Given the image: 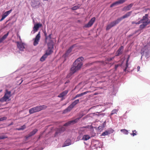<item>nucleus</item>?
Wrapping results in <instances>:
<instances>
[{
	"mask_svg": "<svg viewBox=\"0 0 150 150\" xmlns=\"http://www.w3.org/2000/svg\"><path fill=\"white\" fill-rule=\"evenodd\" d=\"M83 59L82 57L78 58L74 62L70 69V74L72 75L77 71L79 70L83 65L82 61Z\"/></svg>",
	"mask_w": 150,
	"mask_h": 150,
	"instance_id": "nucleus-1",
	"label": "nucleus"
},
{
	"mask_svg": "<svg viewBox=\"0 0 150 150\" xmlns=\"http://www.w3.org/2000/svg\"><path fill=\"white\" fill-rule=\"evenodd\" d=\"M132 13V11H129L127 13L125 14L122 17L117 18V20L111 22L110 24L108 25L106 27V30H108L118 24L123 19L127 18L130 16Z\"/></svg>",
	"mask_w": 150,
	"mask_h": 150,
	"instance_id": "nucleus-2",
	"label": "nucleus"
},
{
	"mask_svg": "<svg viewBox=\"0 0 150 150\" xmlns=\"http://www.w3.org/2000/svg\"><path fill=\"white\" fill-rule=\"evenodd\" d=\"M47 108V106L45 105L37 106L30 108L29 110V113L30 114H32L34 113L39 112L42 110L45 109Z\"/></svg>",
	"mask_w": 150,
	"mask_h": 150,
	"instance_id": "nucleus-3",
	"label": "nucleus"
},
{
	"mask_svg": "<svg viewBox=\"0 0 150 150\" xmlns=\"http://www.w3.org/2000/svg\"><path fill=\"white\" fill-rule=\"evenodd\" d=\"M79 99L75 100L66 109L63 111V113L65 114L70 112L74 106L79 103Z\"/></svg>",
	"mask_w": 150,
	"mask_h": 150,
	"instance_id": "nucleus-4",
	"label": "nucleus"
},
{
	"mask_svg": "<svg viewBox=\"0 0 150 150\" xmlns=\"http://www.w3.org/2000/svg\"><path fill=\"white\" fill-rule=\"evenodd\" d=\"M11 94L10 91H8L6 90L4 96L0 99V101L1 102L6 101L11 97Z\"/></svg>",
	"mask_w": 150,
	"mask_h": 150,
	"instance_id": "nucleus-5",
	"label": "nucleus"
},
{
	"mask_svg": "<svg viewBox=\"0 0 150 150\" xmlns=\"http://www.w3.org/2000/svg\"><path fill=\"white\" fill-rule=\"evenodd\" d=\"M83 116V115H80L79 118H77L74 120L69 121L64 124V126H68L71 124H73L79 121V119L81 118Z\"/></svg>",
	"mask_w": 150,
	"mask_h": 150,
	"instance_id": "nucleus-6",
	"label": "nucleus"
},
{
	"mask_svg": "<svg viewBox=\"0 0 150 150\" xmlns=\"http://www.w3.org/2000/svg\"><path fill=\"white\" fill-rule=\"evenodd\" d=\"M40 32H39L36 36L35 38L34 39V41L33 42V45L34 46H36L38 44L40 38Z\"/></svg>",
	"mask_w": 150,
	"mask_h": 150,
	"instance_id": "nucleus-7",
	"label": "nucleus"
},
{
	"mask_svg": "<svg viewBox=\"0 0 150 150\" xmlns=\"http://www.w3.org/2000/svg\"><path fill=\"white\" fill-rule=\"evenodd\" d=\"M48 49L46 50L45 53L47 56L50 55L53 52L52 49L53 47L52 45H51L50 44H48Z\"/></svg>",
	"mask_w": 150,
	"mask_h": 150,
	"instance_id": "nucleus-8",
	"label": "nucleus"
},
{
	"mask_svg": "<svg viewBox=\"0 0 150 150\" xmlns=\"http://www.w3.org/2000/svg\"><path fill=\"white\" fill-rule=\"evenodd\" d=\"M96 20V18L94 17L92 18L87 24L85 25L84 27L86 28H89L92 26Z\"/></svg>",
	"mask_w": 150,
	"mask_h": 150,
	"instance_id": "nucleus-9",
	"label": "nucleus"
},
{
	"mask_svg": "<svg viewBox=\"0 0 150 150\" xmlns=\"http://www.w3.org/2000/svg\"><path fill=\"white\" fill-rule=\"evenodd\" d=\"M42 26V25L41 24L37 23L36 24H35L33 28V31L34 33H35L37 31L39 28Z\"/></svg>",
	"mask_w": 150,
	"mask_h": 150,
	"instance_id": "nucleus-10",
	"label": "nucleus"
},
{
	"mask_svg": "<svg viewBox=\"0 0 150 150\" xmlns=\"http://www.w3.org/2000/svg\"><path fill=\"white\" fill-rule=\"evenodd\" d=\"M124 47L122 46H121L118 49L117 52L115 54L116 56H119L120 55L122 54L123 53Z\"/></svg>",
	"mask_w": 150,
	"mask_h": 150,
	"instance_id": "nucleus-11",
	"label": "nucleus"
},
{
	"mask_svg": "<svg viewBox=\"0 0 150 150\" xmlns=\"http://www.w3.org/2000/svg\"><path fill=\"white\" fill-rule=\"evenodd\" d=\"M126 0H120L112 3L110 6V7H112L115 6L119 4H122Z\"/></svg>",
	"mask_w": 150,
	"mask_h": 150,
	"instance_id": "nucleus-12",
	"label": "nucleus"
},
{
	"mask_svg": "<svg viewBox=\"0 0 150 150\" xmlns=\"http://www.w3.org/2000/svg\"><path fill=\"white\" fill-rule=\"evenodd\" d=\"M11 11L12 9H11L5 13L2 16V18L0 20V21H1L4 19L11 12Z\"/></svg>",
	"mask_w": 150,
	"mask_h": 150,
	"instance_id": "nucleus-13",
	"label": "nucleus"
},
{
	"mask_svg": "<svg viewBox=\"0 0 150 150\" xmlns=\"http://www.w3.org/2000/svg\"><path fill=\"white\" fill-rule=\"evenodd\" d=\"M17 46L18 48L21 51H23L25 48L23 44L21 42H17Z\"/></svg>",
	"mask_w": 150,
	"mask_h": 150,
	"instance_id": "nucleus-14",
	"label": "nucleus"
},
{
	"mask_svg": "<svg viewBox=\"0 0 150 150\" xmlns=\"http://www.w3.org/2000/svg\"><path fill=\"white\" fill-rule=\"evenodd\" d=\"M73 48V46L71 47L67 50V51H66V52L64 55V57H68V56L70 55V53L71 51Z\"/></svg>",
	"mask_w": 150,
	"mask_h": 150,
	"instance_id": "nucleus-15",
	"label": "nucleus"
},
{
	"mask_svg": "<svg viewBox=\"0 0 150 150\" xmlns=\"http://www.w3.org/2000/svg\"><path fill=\"white\" fill-rule=\"evenodd\" d=\"M88 92V91H86L80 94H77L72 99V100H74L77 98L81 97L83 95L86 94Z\"/></svg>",
	"mask_w": 150,
	"mask_h": 150,
	"instance_id": "nucleus-16",
	"label": "nucleus"
},
{
	"mask_svg": "<svg viewBox=\"0 0 150 150\" xmlns=\"http://www.w3.org/2000/svg\"><path fill=\"white\" fill-rule=\"evenodd\" d=\"M69 91L68 90H65L60 93L58 96V97H63L67 94Z\"/></svg>",
	"mask_w": 150,
	"mask_h": 150,
	"instance_id": "nucleus-17",
	"label": "nucleus"
},
{
	"mask_svg": "<svg viewBox=\"0 0 150 150\" xmlns=\"http://www.w3.org/2000/svg\"><path fill=\"white\" fill-rule=\"evenodd\" d=\"M99 115V113L98 112H97L96 113H91L89 115H88L87 117H90L92 118H94L95 117H98Z\"/></svg>",
	"mask_w": 150,
	"mask_h": 150,
	"instance_id": "nucleus-18",
	"label": "nucleus"
},
{
	"mask_svg": "<svg viewBox=\"0 0 150 150\" xmlns=\"http://www.w3.org/2000/svg\"><path fill=\"white\" fill-rule=\"evenodd\" d=\"M133 4H131L125 7L124 8V10L125 11H129L130 9L133 6Z\"/></svg>",
	"mask_w": 150,
	"mask_h": 150,
	"instance_id": "nucleus-19",
	"label": "nucleus"
},
{
	"mask_svg": "<svg viewBox=\"0 0 150 150\" xmlns=\"http://www.w3.org/2000/svg\"><path fill=\"white\" fill-rule=\"evenodd\" d=\"M91 137L88 135H85L82 137V139L84 141H87Z\"/></svg>",
	"mask_w": 150,
	"mask_h": 150,
	"instance_id": "nucleus-20",
	"label": "nucleus"
},
{
	"mask_svg": "<svg viewBox=\"0 0 150 150\" xmlns=\"http://www.w3.org/2000/svg\"><path fill=\"white\" fill-rule=\"evenodd\" d=\"M38 131V130L37 129H34L33 131L30 133L28 134V136L29 137H30L33 135L37 132Z\"/></svg>",
	"mask_w": 150,
	"mask_h": 150,
	"instance_id": "nucleus-21",
	"label": "nucleus"
},
{
	"mask_svg": "<svg viewBox=\"0 0 150 150\" xmlns=\"http://www.w3.org/2000/svg\"><path fill=\"white\" fill-rule=\"evenodd\" d=\"M148 14H146L145 16H144L142 18V19L141 20L142 22H144V21H145L146 22L147 21H148Z\"/></svg>",
	"mask_w": 150,
	"mask_h": 150,
	"instance_id": "nucleus-22",
	"label": "nucleus"
},
{
	"mask_svg": "<svg viewBox=\"0 0 150 150\" xmlns=\"http://www.w3.org/2000/svg\"><path fill=\"white\" fill-rule=\"evenodd\" d=\"M142 23H143V24L140 25L139 27V28L142 29L144 28L148 24L146 23V22H142Z\"/></svg>",
	"mask_w": 150,
	"mask_h": 150,
	"instance_id": "nucleus-23",
	"label": "nucleus"
},
{
	"mask_svg": "<svg viewBox=\"0 0 150 150\" xmlns=\"http://www.w3.org/2000/svg\"><path fill=\"white\" fill-rule=\"evenodd\" d=\"M71 144V141L69 139H68L65 141L64 143V144H65V145H64L63 146L69 145H70Z\"/></svg>",
	"mask_w": 150,
	"mask_h": 150,
	"instance_id": "nucleus-24",
	"label": "nucleus"
},
{
	"mask_svg": "<svg viewBox=\"0 0 150 150\" xmlns=\"http://www.w3.org/2000/svg\"><path fill=\"white\" fill-rule=\"evenodd\" d=\"M47 57V56L45 54L41 58L40 60L42 62L44 61L45 60V59Z\"/></svg>",
	"mask_w": 150,
	"mask_h": 150,
	"instance_id": "nucleus-25",
	"label": "nucleus"
},
{
	"mask_svg": "<svg viewBox=\"0 0 150 150\" xmlns=\"http://www.w3.org/2000/svg\"><path fill=\"white\" fill-rule=\"evenodd\" d=\"M61 132H62L60 130L59 128H58V129H57V131L55 133V136H58V135H59Z\"/></svg>",
	"mask_w": 150,
	"mask_h": 150,
	"instance_id": "nucleus-26",
	"label": "nucleus"
},
{
	"mask_svg": "<svg viewBox=\"0 0 150 150\" xmlns=\"http://www.w3.org/2000/svg\"><path fill=\"white\" fill-rule=\"evenodd\" d=\"M130 57V56L129 55H128V57L127 59V60L126 61V67H125V69H124V71H126V69H127V67H128V62L129 61V58Z\"/></svg>",
	"mask_w": 150,
	"mask_h": 150,
	"instance_id": "nucleus-27",
	"label": "nucleus"
},
{
	"mask_svg": "<svg viewBox=\"0 0 150 150\" xmlns=\"http://www.w3.org/2000/svg\"><path fill=\"white\" fill-rule=\"evenodd\" d=\"M26 126L25 125H23L21 126V128H17L16 129V130H23L24 129H25L26 128Z\"/></svg>",
	"mask_w": 150,
	"mask_h": 150,
	"instance_id": "nucleus-28",
	"label": "nucleus"
},
{
	"mask_svg": "<svg viewBox=\"0 0 150 150\" xmlns=\"http://www.w3.org/2000/svg\"><path fill=\"white\" fill-rule=\"evenodd\" d=\"M107 131L109 134H112L113 133L114 131L112 129H109L107 130Z\"/></svg>",
	"mask_w": 150,
	"mask_h": 150,
	"instance_id": "nucleus-29",
	"label": "nucleus"
},
{
	"mask_svg": "<svg viewBox=\"0 0 150 150\" xmlns=\"http://www.w3.org/2000/svg\"><path fill=\"white\" fill-rule=\"evenodd\" d=\"M121 131L123 132L125 134H127L128 133V130L125 129H122L121 130Z\"/></svg>",
	"mask_w": 150,
	"mask_h": 150,
	"instance_id": "nucleus-30",
	"label": "nucleus"
},
{
	"mask_svg": "<svg viewBox=\"0 0 150 150\" xmlns=\"http://www.w3.org/2000/svg\"><path fill=\"white\" fill-rule=\"evenodd\" d=\"M82 128H85L88 129L86 130V131L87 130H88V131L90 130H89V129H93V127H91V126H86L85 127H82Z\"/></svg>",
	"mask_w": 150,
	"mask_h": 150,
	"instance_id": "nucleus-31",
	"label": "nucleus"
},
{
	"mask_svg": "<svg viewBox=\"0 0 150 150\" xmlns=\"http://www.w3.org/2000/svg\"><path fill=\"white\" fill-rule=\"evenodd\" d=\"M79 8V6H75L72 7L71 9L73 10H76Z\"/></svg>",
	"mask_w": 150,
	"mask_h": 150,
	"instance_id": "nucleus-32",
	"label": "nucleus"
},
{
	"mask_svg": "<svg viewBox=\"0 0 150 150\" xmlns=\"http://www.w3.org/2000/svg\"><path fill=\"white\" fill-rule=\"evenodd\" d=\"M117 110L116 109H114L111 112V113L110 115H113V114H116L117 113Z\"/></svg>",
	"mask_w": 150,
	"mask_h": 150,
	"instance_id": "nucleus-33",
	"label": "nucleus"
},
{
	"mask_svg": "<svg viewBox=\"0 0 150 150\" xmlns=\"http://www.w3.org/2000/svg\"><path fill=\"white\" fill-rule=\"evenodd\" d=\"M8 34H9V33H7L6 34L4 35L2 37V38L3 39V40H4L8 36Z\"/></svg>",
	"mask_w": 150,
	"mask_h": 150,
	"instance_id": "nucleus-34",
	"label": "nucleus"
},
{
	"mask_svg": "<svg viewBox=\"0 0 150 150\" xmlns=\"http://www.w3.org/2000/svg\"><path fill=\"white\" fill-rule=\"evenodd\" d=\"M59 128L62 132H64L66 129L64 127H62Z\"/></svg>",
	"mask_w": 150,
	"mask_h": 150,
	"instance_id": "nucleus-35",
	"label": "nucleus"
},
{
	"mask_svg": "<svg viewBox=\"0 0 150 150\" xmlns=\"http://www.w3.org/2000/svg\"><path fill=\"white\" fill-rule=\"evenodd\" d=\"M108 134L106 130V131H105V132H103L102 133L101 135L105 136L108 135Z\"/></svg>",
	"mask_w": 150,
	"mask_h": 150,
	"instance_id": "nucleus-36",
	"label": "nucleus"
},
{
	"mask_svg": "<svg viewBox=\"0 0 150 150\" xmlns=\"http://www.w3.org/2000/svg\"><path fill=\"white\" fill-rule=\"evenodd\" d=\"M7 138L8 137L7 136L4 135L1 136H0V140Z\"/></svg>",
	"mask_w": 150,
	"mask_h": 150,
	"instance_id": "nucleus-37",
	"label": "nucleus"
},
{
	"mask_svg": "<svg viewBox=\"0 0 150 150\" xmlns=\"http://www.w3.org/2000/svg\"><path fill=\"white\" fill-rule=\"evenodd\" d=\"M44 35L45 37V41H46V40H47L48 39V37H47V33H46V32L45 31L44 32Z\"/></svg>",
	"mask_w": 150,
	"mask_h": 150,
	"instance_id": "nucleus-38",
	"label": "nucleus"
},
{
	"mask_svg": "<svg viewBox=\"0 0 150 150\" xmlns=\"http://www.w3.org/2000/svg\"><path fill=\"white\" fill-rule=\"evenodd\" d=\"M132 132V133L131 134V135H132L133 136H134L137 135L136 132L135 130L133 131Z\"/></svg>",
	"mask_w": 150,
	"mask_h": 150,
	"instance_id": "nucleus-39",
	"label": "nucleus"
},
{
	"mask_svg": "<svg viewBox=\"0 0 150 150\" xmlns=\"http://www.w3.org/2000/svg\"><path fill=\"white\" fill-rule=\"evenodd\" d=\"M7 119V117H6L0 118V121H3V120H6Z\"/></svg>",
	"mask_w": 150,
	"mask_h": 150,
	"instance_id": "nucleus-40",
	"label": "nucleus"
},
{
	"mask_svg": "<svg viewBox=\"0 0 150 150\" xmlns=\"http://www.w3.org/2000/svg\"><path fill=\"white\" fill-rule=\"evenodd\" d=\"M142 23V22L141 21V20H140V21H139L137 22L136 23V24H139L140 23Z\"/></svg>",
	"mask_w": 150,
	"mask_h": 150,
	"instance_id": "nucleus-41",
	"label": "nucleus"
},
{
	"mask_svg": "<svg viewBox=\"0 0 150 150\" xmlns=\"http://www.w3.org/2000/svg\"><path fill=\"white\" fill-rule=\"evenodd\" d=\"M51 34H50L48 36H47V37H48V39H49L50 40L51 39Z\"/></svg>",
	"mask_w": 150,
	"mask_h": 150,
	"instance_id": "nucleus-42",
	"label": "nucleus"
},
{
	"mask_svg": "<svg viewBox=\"0 0 150 150\" xmlns=\"http://www.w3.org/2000/svg\"><path fill=\"white\" fill-rule=\"evenodd\" d=\"M119 66H120V64L115 65V69H116Z\"/></svg>",
	"mask_w": 150,
	"mask_h": 150,
	"instance_id": "nucleus-43",
	"label": "nucleus"
},
{
	"mask_svg": "<svg viewBox=\"0 0 150 150\" xmlns=\"http://www.w3.org/2000/svg\"><path fill=\"white\" fill-rule=\"evenodd\" d=\"M146 23L147 24H150V20L149 21H147L146 22Z\"/></svg>",
	"mask_w": 150,
	"mask_h": 150,
	"instance_id": "nucleus-44",
	"label": "nucleus"
},
{
	"mask_svg": "<svg viewBox=\"0 0 150 150\" xmlns=\"http://www.w3.org/2000/svg\"><path fill=\"white\" fill-rule=\"evenodd\" d=\"M3 40H3V39L2 38H1L0 39V43H1V42H2Z\"/></svg>",
	"mask_w": 150,
	"mask_h": 150,
	"instance_id": "nucleus-45",
	"label": "nucleus"
},
{
	"mask_svg": "<svg viewBox=\"0 0 150 150\" xmlns=\"http://www.w3.org/2000/svg\"><path fill=\"white\" fill-rule=\"evenodd\" d=\"M114 58V57H112V58H110L109 59H108V60L109 61H110L112 60V59Z\"/></svg>",
	"mask_w": 150,
	"mask_h": 150,
	"instance_id": "nucleus-46",
	"label": "nucleus"
},
{
	"mask_svg": "<svg viewBox=\"0 0 150 150\" xmlns=\"http://www.w3.org/2000/svg\"><path fill=\"white\" fill-rule=\"evenodd\" d=\"M140 69V67L139 66H138L137 67V69L138 71H139V69Z\"/></svg>",
	"mask_w": 150,
	"mask_h": 150,
	"instance_id": "nucleus-47",
	"label": "nucleus"
},
{
	"mask_svg": "<svg viewBox=\"0 0 150 150\" xmlns=\"http://www.w3.org/2000/svg\"><path fill=\"white\" fill-rule=\"evenodd\" d=\"M136 22H134V21H132V24H136Z\"/></svg>",
	"mask_w": 150,
	"mask_h": 150,
	"instance_id": "nucleus-48",
	"label": "nucleus"
},
{
	"mask_svg": "<svg viewBox=\"0 0 150 150\" xmlns=\"http://www.w3.org/2000/svg\"><path fill=\"white\" fill-rule=\"evenodd\" d=\"M21 82L20 83V84H21L23 81V79H21Z\"/></svg>",
	"mask_w": 150,
	"mask_h": 150,
	"instance_id": "nucleus-49",
	"label": "nucleus"
},
{
	"mask_svg": "<svg viewBox=\"0 0 150 150\" xmlns=\"http://www.w3.org/2000/svg\"><path fill=\"white\" fill-rule=\"evenodd\" d=\"M140 31V30H138L137 31H136L135 33H136L137 32H138V31Z\"/></svg>",
	"mask_w": 150,
	"mask_h": 150,
	"instance_id": "nucleus-50",
	"label": "nucleus"
},
{
	"mask_svg": "<svg viewBox=\"0 0 150 150\" xmlns=\"http://www.w3.org/2000/svg\"><path fill=\"white\" fill-rule=\"evenodd\" d=\"M12 124H12V123H11V124H10V125H12Z\"/></svg>",
	"mask_w": 150,
	"mask_h": 150,
	"instance_id": "nucleus-51",
	"label": "nucleus"
},
{
	"mask_svg": "<svg viewBox=\"0 0 150 150\" xmlns=\"http://www.w3.org/2000/svg\"><path fill=\"white\" fill-rule=\"evenodd\" d=\"M140 33H141L140 32V33H139V34H140Z\"/></svg>",
	"mask_w": 150,
	"mask_h": 150,
	"instance_id": "nucleus-52",
	"label": "nucleus"
}]
</instances>
